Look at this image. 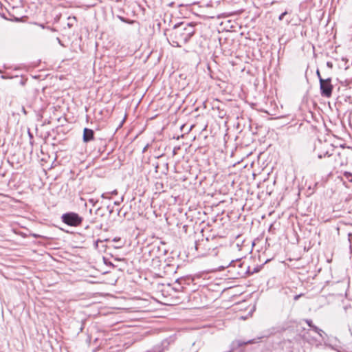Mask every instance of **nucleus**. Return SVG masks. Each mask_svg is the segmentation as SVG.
Instances as JSON below:
<instances>
[{
  "label": "nucleus",
  "instance_id": "19",
  "mask_svg": "<svg viewBox=\"0 0 352 352\" xmlns=\"http://www.w3.org/2000/svg\"><path fill=\"white\" fill-rule=\"evenodd\" d=\"M287 14V12L286 11H285V12H283V13L279 16L278 19H279L280 21H282V20L283 19L284 16H285Z\"/></svg>",
  "mask_w": 352,
  "mask_h": 352
},
{
  "label": "nucleus",
  "instance_id": "11",
  "mask_svg": "<svg viewBox=\"0 0 352 352\" xmlns=\"http://www.w3.org/2000/svg\"><path fill=\"white\" fill-rule=\"evenodd\" d=\"M343 177L345 179L348 180L349 182H352V173H351L345 171L343 173Z\"/></svg>",
  "mask_w": 352,
  "mask_h": 352
},
{
  "label": "nucleus",
  "instance_id": "9",
  "mask_svg": "<svg viewBox=\"0 0 352 352\" xmlns=\"http://www.w3.org/2000/svg\"><path fill=\"white\" fill-rule=\"evenodd\" d=\"M94 133H83V141L85 142H88L92 140H94Z\"/></svg>",
  "mask_w": 352,
  "mask_h": 352
},
{
  "label": "nucleus",
  "instance_id": "22",
  "mask_svg": "<svg viewBox=\"0 0 352 352\" xmlns=\"http://www.w3.org/2000/svg\"><path fill=\"white\" fill-rule=\"evenodd\" d=\"M316 74H317V76H318V78L319 79V82H320V78H322L321 77L320 73L318 69H317V71H316Z\"/></svg>",
  "mask_w": 352,
  "mask_h": 352
},
{
  "label": "nucleus",
  "instance_id": "17",
  "mask_svg": "<svg viewBox=\"0 0 352 352\" xmlns=\"http://www.w3.org/2000/svg\"><path fill=\"white\" fill-rule=\"evenodd\" d=\"M186 126L188 127V131H190L192 130L193 127L195 126L194 124H190V125H188V124H183L181 126L180 129L181 130H184Z\"/></svg>",
  "mask_w": 352,
  "mask_h": 352
},
{
  "label": "nucleus",
  "instance_id": "32",
  "mask_svg": "<svg viewBox=\"0 0 352 352\" xmlns=\"http://www.w3.org/2000/svg\"><path fill=\"white\" fill-rule=\"evenodd\" d=\"M21 83L22 85H24V82L23 81V80H21Z\"/></svg>",
  "mask_w": 352,
  "mask_h": 352
},
{
  "label": "nucleus",
  "instance_id": "31",
  "mask_svg": "<svg viewBox=\"0 0 352 352\" xmlns=\"http://www.w3.org/2000/svg\"><path fill=\"white\" fill-rule=\"evenodd\" d=\"M116 193H117L116 190H114L112 192V194H116Z\"/></svg>",
  "mask_w": 352,
  "mask_h": 352
},
{
  "label": "nucleus",
  "instance_id": "7",
  "mask_svg": "<svg viewBox=\"0 0 352 352\" xmlns=\"http://www.w3.org/2000/svg\"><path fill=\"white\" fill-rule=\"evenodd\" d=\"M262 338L263 337H258L257 338H254V339H252V340H248L247 341H243V340H236L234 341V342L236 343L237 346L241 347V346H245V345H247V344L257 343V342H259V340Z\"/></svg>",
  "mask_w": 352,
  "mask_h": 352
},
{
  "label": "nucleus",
  "instance_id": "18",
  "mask_svg": "<svg viewBox=\"0 0 352 352\" xmlns=\"http://www.w3.org/2000/svg\"><path fill=\"white\" fill-rule=\"evenodd\" d=\"M305 321L309 325V327H310L311 328H312V327L314 325V324H313L311 320L306 319Z\"/></svg>",
  "mask_w": 352,
  "mask_h": 352
},
{
  "label": "nucleus",
  "instance_id": "3",
  "mask_svg": "<svg viewBox=\"0 0 352 352\" xmlns=\"http://www.w3.org/2000/svg\"><path fill=\"white\" fill-rule=\"evenodd\" d=\"M61 219L63 222L70 226H78L82 221V217L75 212L63 214L61 217Z\"/></svg>",
  "mask_w": 352,
  "mask_h": 352
},
{
  "label": "nucleus",
  "instance_id": "33",
  "mask_svg": "<svg viewBox=\"0 0 352 352\" xmlns=\"http://www.w3.org/2000/svg\"><path fill=\"white\" fill-rule=\"evenodd\" d=\"M205 130H206V126H205L201 131H205Z\"/></svg>",
  "mask_w": 352,
  "mask_h": 352
},
{
  "label": "nucleus",
  "instance_id": "4",
  "mask_svg": "<svg viewBox=\"0 0 352 352\" xmlns=\"http://www.w3.org/2000/svg\"><path fill=\"white\" fill-rule=\"evenodd\" d=\"M330 78L327 79L320 78V89L322 96L329 98L332 94L333 85L331 83Z\"/></svg>",
  "mask_w": 352,
  "mask_h": 352
},
{
  "label": "nucleus",
  "instance_id": "20",
  "mask_svg": "<svg viewBox=\"0 0 352 352\" xmlns=\"http://www.w3.org/2000/svg\"><path fill=\"white\" fill-rule=\"evenodd\" d=\"M126 115H125V116H124V118H123V120H122V122L120 124L119 126H118V128H116V132H117V131H118V129L122 126V125L123 122H124L125 121V120H126Z\"/></svg>",
  "mask_w": 352,
  "mask_h": 352
},
{
  "label": "nucleus",
  "instance_id": "1",
  "mask_svg": "<svg viewBox=\"0 0 352 352\" xmlns=\"http://www.w3.org/2000/svg\"><path fill=\"white\" fill-rule=\"evenodd\" d=\"M195 32V25L191 23L181 22L174 25L170 38L177 47L186 44Z\"/></svg>",
  "mask_w": 352,
  "mask_h": 352
},
{
  "label": "nucleus",
  "instance_id": "8",
  "mask_svg": "<svg viewBox=\"0 0 352 352\" xmlns=\"http://www.w3.org/2000/svg\"><path fill=\"white\" fill-rule=\"evenodd\" d=\"M139 329H140V327L137 325V324H133V342H135V341H138V340H140L142 339V338L146 335L148 331H145L144 333H143L142 334H141L140 336H139Z\"/></svg>",
  "mask_w": 352,
  "mask_h": 352
},
{
  "label": "nucleus",
  "instance_id": "15",
  "mask_svg": "<svg viewBox=\"0 0 352 352\" xmlns=\"http://www.w3.org/2000/svg\"><path fill=\"white\" fill-rule=\"evenodd\" d=\"M219 113L218 116L221 118H223L226 116V112L222 109H220V107H218Z\"/></svg>",
  "mask_w": 352,
  "mask_h": 352
},
{
  "label": "nucleus",
  "instance_id": "24",
  "mask_svg": "<svg viewBox=\"0 0 352 352\" xmlns=\"http://www.w3.org/2000/svg\"><path fill=\"white\" fill-rule=\"evenodd\" d=\"M89 201L90 203H91L93 206H94V205L96 204V201H94V199H90L89 200Z\"/></svg>",
  "mask_w": 352,
  "mask_h": 352
},
{
  "label": "nucleus",
  "instance_id": "16",
  "mask_svg": "<svg viewBox=\"0 0 352 352\" xmlns=\"http://www.w3.org/2000/svg\"><path fill=\"white\" fill-rule=\"evenodd\" d=\"M316 333L319 334L320 336H322V333H323V331L320 329H319L318 327L314 325L311 328Z\"/></svg>",
  "mask_w": 352,
  "mask_h": 352
},
{
  "label": "nucleus",
  "instance_id": "27",
  "mask_svg": "<svg viewBox=\"0 0 352 352\" xmlns=\"http://www.w3.org/2000/svg\"><path fill=\"white\" fill-rule=\"evenodd\" d=\"M28 136H29L30 140L33 138V133H28Z\"/></svg>",
  "mask_w": 352,
  "mask_h": 352
},
{
  "label": "nucleus",
  "instance_id": "13",
  "mask_svg": "<svg viewBox=\"0 0 352 352\" xmlns=\"http://www.w3.org/2000/svg\"><path fill=\"white\" fill-rule=\"evenodd\" d=\"M331 155H332V154H329V151H325L323 153H318V157L319 159H321V158L324 157L326 156L331 157Z\"/></svg>",
  "mask_w": 352,
  "mask_h": 352
},
{
  "label": "nucleus",
  "instance_id": "28",
  "mask_svg": "<svg viewBox=\"0 0 352 352\" xmlns=\"http://www.w3.org/2000/svg\"><path fill=\"white\" fill-rule=\"evenodd\" d=\"M148 144H147L144 147V148H143V151H143V152H144V151L146 150V148H148Z\"/></svg>",
  "mask_w": 352,
  "mask_h": 352
},
{
  "label": "nucleus",
  "instance_id": "29",
  "mask_svg": "<svg viewBox=\"0 0 352 352\" xmlns=\"http://www.w3.org/2000/svg\"><path fill=\"white\" fill-rule=\"evenodd\" d=\"M299 297H300V295L295 296L294 300H298Z\"/></svg>",
  "mask_w": 352,
  "mask_h": 352
},
{
  "label": "nucleus",
  "instance_id": "12",
  "mask_svg": "<svg viewBox=\"0 0 352 352\" xmlns=\"http://www.w3.org/2000/svg\"><path fill=\"white\" fill-rule=\"evenodd\" d=\"M150 262V260L148 258H146L143 261V264L139 267V270H144L147 269V266L148 263Z\"/></svg>",
  "mask_w": 352,
  "mask_h": 352
},
{
  "label": "nucleus",
  "instance_id": "2",
  "mask_svg": "<svg viewBox=\"0 0 352 352\" xmlns=\"http://www.w3.org/2000/svg\"><path fill=\"white\" fill-rule=\"evenodd\" d=\"M352 155V148L348 147L346 150L343 149L341 152H338L335 159V167H341L347 165L349 162V157Z\"/></svg>",
  "mask_w": 352,
  "mask_h": 352
},
{
  "label": "nucleus",
  "instance_id": "14",
  "mask_svg": "<svg viewBox=\"0 0 352 352\" xmlns=\"http://www.w3.org/2000/svg\"><path fill=\"white\" fill-rule=\"evenodd\" d=\"M142 275L145 276L144 274H143L142 272L138 276V280H135V282L138 283L139 284H142L143 280H145L146 279V278L144 276L143 280H142ZM133 281H135V280H133Z\"/></svg>",
  "mask_w": 352,
  "mask_h": 352
},
{
  "label": "nucleus",
  "instance_id": "10",
  "mask_svg": "<svg viewBox=\"0 0 352 352\" xmlns=\"http://www.w3.org/2000/svg\"><path fill=\"white\" fill-rule=\"evenodd\" d=\"M68 23H67V26L70 28L72 27H73L74 25V23L76 21V16H69L68 19Z\"/></svg>",
  "mask_w": 352,
  "mask_h": 352
},
{
  "label": "nucleus",
  "instance_id": "6",
  "mask_svg": "<svg viewBox=\"0 0 352 352\" xmlns=\"http://www.w3.org/2000/svg\"><path fill=\"white\" fill-rule=\"evenodd\" d=\"M322 135L318 137V142L320 144H322V141H324V144L330 146H335L333 143L329 142L327 140V138L331 139V138H336L333 133H321Z\"/></svg>",
  "mask_w": 352,
  "mask_h": 352
},
{
  "label": "nucleus",
  "instance_id": "30",
  "mask_svg": "<svg viewBox=\"0 0 352 352\" xmlns=\"http://www.w3.org/2000/svg\"><path fill=\"white\" fill-rule=\"evenodd\" d=\"M340 147H342V148H344V144H340Z\"/></svg>",
  "mask_w": 352,
  "mask_h": 352
},
{
  "label": "nucleus",
  "instance_id": "5",
  "mask_svg": "<svg viewBox=\"0 0 352 352\" xmlns=\"http://www.w3.org/2000/svg\"><path fill=\"white\" fill-rule=\"evenodd\" d=\"M148 305L149 301L148 299L133 296V312L142 311L144 309L147 308Z\"/></svg>",
  "mask_w": 352,
  "mask_h": 352
},
{
  "label": "nucleus",
  "instance_id": "21",
  "mask_svg": "<svg viewBox=\"0 0 352 352\" xmlns=\"http://www.w3.org/2000/svg\"><path fill=\"white\" fill-rule=\"evenodd\" d=\"M109 193H108V192L103 193V194L102 195V198H105V199H106V198H107H107H109Z\"/></svg>",
  "mask_w": 352,
  "mask_h": 352
},
{
  "label": "nucleus",
  "instance_id": "23",
  "mask_svg": "<svg viewBox=\"0 0 352 352\" xmlns=\"http://www.w3.org/2000/svg\"><path fill=\"white\" fill-rule=\"evenodd\" d=\"M83 132H85V133H87V132H94V131L92 129H87V128H85L83 129Z\"/></svg>",
  "mask_w": 352,
  "mask_h": 352
},
{
  "label": "nucleus",
  "instance_id": "26",
  "mask_svg": "<svg viewBox=\"0 0 352 352\" xmlns=\"http://www.w3.org/2000/svg\"><path fill=\"white\" fill-rule=\"evenodd\" d=\"M120 19L122 21L127 22V23H132L131 21H126L123 17H121V16H120Z\"/></svg>",
  "mask_w": 352,
  "mask_h": 352
},
{
  "label": "nucleus",
  "instance_id": "25",
  "mask_svg": "<svg viewBox=\"0 0 352 352\" xmlns=\"http://www.w3.org/2000/svg\"><path fill=\"white\" fill-rule=\"evenodd\" d=\"M327 67H329L330 68H331L333 67V65L331 62H327Z\"/></svg>",
  "mask_w": 352,
  "mask_h": 352
}]
</instances>
